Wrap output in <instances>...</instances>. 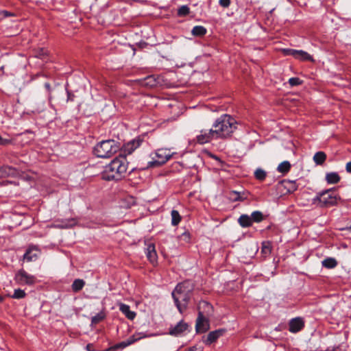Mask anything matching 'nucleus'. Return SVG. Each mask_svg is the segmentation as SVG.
<instances>
[{
    "instance_id": "obj_2",
    "label": "nucleus",
    "mask_w": 351,
    "mask_h": 351,
    "mask_svg": "<svg viewBox=\"0 0 351 351\" xmlns=\"http://www.w3.org/2000/svg\"><path fill=\"white\" fill-rule=\"evenodd\" d=\"M128 165L125 157L120 155L105 167L101 173L102 179L107 181L121 180L127 173Z\"/></svg>"
},
{
    "instance_id": "obj_48",
    "label": "nucleus",
    "mask_w": 351,
    "mask_h": 351,
    "mask_svg": "<svg viewBox=\"0 0 351 351\" xmlns=\"http://www.w3.org/2000/svg\"><path fill=\"white\" fill-rule=\"evenodd\" d=\"M45 87L46 88V89L48 90V91H50L51 90V86H50V84L49 83H45Z\"/></svg>"
},
{
    "instance_id": "obj_53",
    "label": "nucleus",
    "mask_w": 351,
    "mask_h": 351,
    "mask_svg": "<svg viewBox=\"0 0 351 351\" xmlns=\"http://www.w3.org/2000/svg\"><path fill=\"white\" fill-rule=\"evenodd\" d=\"M106 351H110L109 349L108 350H106Z\"/></svg>"
},
{
    "instance_id": "obj_43",
    "label": "nucleus",
    "mask_w": 351,
    "mask_h": 351,
    "mask_svg": "<svg viewBox=\"0 0 351 351\" xmlns=\"http://www.w3.org/2000/svg\"><path fill=\"white\" fill-rule=\"evenodd\" d=\"M219 3L223 8H228L230 4V0H219Z\"/></svg>"
},
{
    "instance_id": "obj_25",
    "label": "nucleus",
    "mask_w": 351,
    "mask_h": 351,
    "mask_svg": "<svg viewBox=\"0 0 351 351\" xmlns=\"http://www.w3.org/2000/svg\"><path fill=\"white\" fill-rule=\"evenodd\" d=\"M271 243L270 241H263L261 247V254L264 257H267L271 252Z\"/></svg>"
},
{
    "instance_id": "obj_26",
    "label": "nucleus",
    "mask_w": 351,
    "mask_h": 351,
    "mask_svg": "<svg viewBox=\"0 0 351 351\" xmlns=\"http://www.w3.org/2000/svg\"><path fill=\"white\" fill-rule=\"evenodd\" d=\"M322 263L323 267L328 269L335 268L337 265V261L334 258H327Z\"/></svg>"
},
{
    "instance_id": "obj_5",
    "label": "nucleus",
    "mask_w": 351,
    "mask_h": 351,
    "mask_svg": "<svg viewBox=\"0 0 351 351\" xmlns=\"http://www.w3.org/2000/svg\"><path fill=\"white\" fill-rule=\"evenodd\" d=\"M339 199L335 193V189L332 188L318 192L312 199V202L318 207L328 208L337 205Z\"/></svg>"
},
{
    "instance_id": "obj_15",
    "label": "nucleus",
    "mask_w": 351,
    "mask_h": 351,
    "mask_svg": "<svg viewBox=\"0 0 351 351\" xmlns=\"http://www.w3.org/2000/svg\"><path fill=\"white\" fill-rule=\"evenodd\" d=\"M40 254L36 247H29L23 256V258L28 262L36 261Z\"/></svg>"
},
{
    "instance_id": "obj_40",
    "label": "nucleus",
    "mask_w": 351,
    "mask_h": 351,
    "mask_svg": "<svg viewBox=\"0 0 351 351\" xmlns=\"http://www.w3.org/2000/svg\"><path fill=\"white\" fill-rule=\"evenodd\" d=\"M282 52L285 56H291L295 58L298 50L293 49H283Z\"/></svg>"
},
{
    "instance_id": "obj_14",
    "label": "nucleus",
    "mask_w": 351,
    "mask_h": 351,
    "mask_svg": "<svg viewBox=\"0 0 351 351\" xmlns=\"http://www.w3.org/2000/svg\"><path fill=\"white\" fill-rule=\"evenodd\" d=\"M225 332L224 329H219L214 331H211L208 334L207 338L204 340V342L206 345H210L215 342L218 338L223 335Z\"/></svg>"
},
{
    "instance_id": "obj_46",
    "label": "nucleus",
    "mask_w": 351,
    "mask_h": 351,
    "mask_svg": "<svg viewBox=\"0 0 351 351\" xmlns=\"http://www.w3.org/2000/svg\"><path fill=\"white\" fill-rule=\"evenodd\" d=\"M346 170L348 173H351V161L348 162L346 165Z\"/></svg>"
},
{
    "instance_id": "obj_17",
    "label": "nucleus",
    "mask_w": 351,
    "mask_h": 351,
    "mask_svg": "<svg viewBox=\"0 0 351 351\" xmlns=\"http://www.w3.org/2000/svg\"><path fill=\"white\" fill-rule=\"evenodd\" d=\"M75 219H69L64 220H56L53 226L58 228L65 229L73 227L75 224Z\"/></svg>"
},
{
    "instance_id": "obj_52",
    "label": "nucleus",
    "mask_w": 351,
    "mask_h": 351,
    "mask_svg": "<svg viewBox=\"0 0 351 351\" xmlns=\"http://www.w3.org/2000/svg\"><path fill=\"white\" fill-rule=\"evenodd\" d=\"M327 351H330L329 348L327 349Z\"/></svg>"
},
{
    "instance_id": "obj_19",
    "label": "nucleus",
    "mask_w": 351,
    "mask_h": 351,
    "mask_svg": "<svg viewBox=\"0 0 351 351\" xmlns=\"http://www.w3.org/2000/svg\"><path fill=\"white\" fill-rule=\"evenodd\" d=\"M154 334H147L145 332H136L131 337H130L126 341L128 342V344L129 346L132 345V343H135L136 341L142 339L143 338L149 337L154 336Z\"/></svg>"
},
{
    "instance_id": "obj_13",
    "label": "nucleus",
    "mask_w": 351,
    "mask_h": 351,
    "mask_svg": "<svg viewBox=\"0 0 351 351\" xmlns=\"http://www.w3.org/2000/svg\"><path fill=\"white\" fill-rule=\"evenodd\" d=\"M188 324L180 321L175 326L169 328V334L173 336H179L188 329Z\"/></svg>"
},
{
    "instance_id": "obj_36",
    "label": "nucleus",
    "mask_w": 351,
    "mask_h": 351,
    "mask_svg": "<svg viewBox=\"0 0 351 351\" xmlns=\"http://www.w3.org/2000/svg\"><path fill=\"white\" fill-rule=\"evenodd\" d=\"M128 346L129 345L128 344L127 341H121V342L117 343L114 346L110 347L109 348V350H116L117 349H123Z\"/></svg>"
},
{
    "instance_id": "obj_39",
    "label": "nucleus",
    "mask_w": 351,
    "mask_h": 351,
    "mask_svg": "<svg viewBox=\"0 0 351 351\" xmlns=\"http://www.w3.org/2000/svg\"><path fill=\"white\" fill-rule=\"evenodd\" d=\"M302 80L299 77H291L289 80V84L291 86H298L302 84Z\"/></svg>"
},
{
    "instance_id": "obj_9",
    "label": "nucleus",
    "mask_w": 351,
    "mask_h": 351,
    "mask_svg": "<svg viewBox=\"0 0 351 351\" xmlns=\"http://www.w3.org/2000/svg\"><path fill=\"white\" fill-rule=\"evenodd\" d=\"M209 329V323L208 319L202 313H198L196 320L195 330L198 333L206 332Z\"/></svg>"
},
{
    "instance_id": "obj_6",
    "label": "nucleus",
    "mask_w": 351,
    "mask_h": 351,
    "mask_svg": "<svg viewBox=\"0 0 351 351\" xmlns=\"http://www.w3.org/2000/svg\"><path fill=\"white\" fill-rule=\"evenodd\" d=\"M173 152H171L168 149H158L156 152V160L150 162L151 167L160 166L167 162L173 155Z\"/></svg>"
},
{
    "instance_id": "obj_44",
    "label": "nucleus",
    "mask_w": 351,
    "mask_h": 351,
    "mask_svg": "<svg viewBox=\"0 0 351 351\" xmlns=\"http://www.w3.org/2000/svg\"><path fill=\"white\" fill-rule=\"evenodd\" d=\"M11 143L9 139L3 138L0 135V145H7Z\"/></svg>"
},
{
    "instance_id": "obj_37",
    "label": "nucleus",
    "mask_w": 351,
    "mask_h": 351,
    "mask_svg": "<svg viewBox=\"0 0 351 351\" xmlns=\"http://www.w3.org/2000/svg\"><path fill=\"white\" fill-rule=\"evenodd\" d=\"M105 316L102 313H97L91 319L92 324H97L104 319Z\"/></svg>"
},
{
    "instance_id": "obj_22",
    "label": "nucleus",
    "mask_w": 351,
    "mask_h": 351,
    "mask_svg": "<svg viewBox=\"0 0 351 351\" xmlns=\"http://www.w3.org/2000/svg\"><path fill=\"white\" fill-rule=\"evenodd\" d=\"M238 223L242 228H249L252 226L251 216L245 214L241 215L238 219Z\"/></svg>"
},
{
    "instance_id": "obj_7",
    "label": "nucleus",
    "mask_w": 351,
    "mask_h": 351,
    "mask_svg": "<svg viewBox=\"0 0 351 351\" xmlns=\"http://www.w3.org/2000/svg\"><path fill=\"white\" fill-rule=\"evenodd\" d=\"M14 280L20 285H32L35 283L36 278L34 276L27 274L25 270H19L15 275Z\"/></svg>"
},
{
    "instance_id": "obj_30",
    "label": "nucleus",
    "mask_w": 351,
    "mask_h": 351,
    "mask_svg": "<svg viewBox=\"0 0 351 351\" xmlns=\"http://www.w3.org/2000/svg\"><path fill=\"white\" fill-rule=\"evenodd\" d=\"M291 167V164L289 161H284L279 164L277 170L278 172L285 174L290 171Z\"/></svg>"
},
{
    "instance_id": "obj_32",
    "label": "nucleus",
    "mask_w": 351,
    "mask_h": 351,
    "mask_svg": "<svg viewBox=\"0 0 351 351\" xmlns=\"http://www.w3.org/2000/svg\"><path fill=\"white\" fill-rule=\"evenodd\" d=\"M267 176V172L261 168H258L254 171V177L258 181H263Z\"/></svg>"
},
{
    "instance_id": "obj_23",
    "label": "nucleus",
    "mask_w": 351,
    "mask_h": 351,
    "mask_svg": "<svg viewBox=\"0 0 351 351\" xmlns=\"http://www.w3.org/2000/svg\"><path fill=\"white\" fill-rule=\"evenodd\" d=\"M326 159V154L324 152H317L313 156V161L317 165H322Z\"/></svg>"
},
{
    "instance_id": "obj_8",
    "label": "nucleus",
    "mask_w": 351,
    "mask_h": 351,
    "mask_svg": "<svg viewBox=\"0 0 351 351\" xmlns=\"http://www.w3.org/2000/svg\"><path fill=\"white\" fill-rule=\"evenodd\" d=\"M196 138L199 144L208 143L213 140L218 139L213 128L209 130H201L200 134L197 135Z\"/></svg>"
},
{
    "instance_id": "obj_11",
    "label": "nucleus",
    "mask_w": 351,
    "mask_h": 351,
    "mask_svg": "<svg viewBox=\"0 0 351 351\" xmlns=\"http://www.w3.org/2000/svg\"><path fill=\"white\" fill-rule=\"evenodd\" d=\"M304 327V322L301 317L291 319L289 322V330L292 333L300 331Z\"/></svg>"
},
{
    "instance_id": "obj_3",
    "label": "nucleus",
    "mask_w": 351,
    "mask_h": 351,
    "mask_svg": "<svg viewBox=\"0 0 351 351\" xmlns=\"http://www.w3.org/2000/svg\"><path fill=\"white\" fill-rule=\"evenodd\" d=\"M237 122L232 116L224 114L217 118L213 125L217 138H227L237 129Z\"/></svg>"
},
{
    "instance_id": "obj_38",
    "label": "nucleus",
    "mask_w": 351,
    "mask_h": 351,
    "mask_svg": "<svg viewBox=\"0 0 351 351\" xmlns=\"http://www.w3.org/2000/svg\"><path fill=\"white\" fill-rule=\"evenodd\" d=\"M189 13V8L187 5H182L178 10V14L180 16H186Z\"/></svg>"
},
{
    "instance_id": "obj_34",
    "label": "nucleus",
    "mask_w": 351,
    "mask_h": 351,
    "mask_svg": "<svg viewBox=\"0 0 351 351\" xmlns=\"http://www.w3.org/2000/svg\"><path fill=\"white\" fill-rule=\"evenodd\" d=\"M230 198L236 202V201H243L244 199H246V197H244L243 196V194L242 195L241 193L239 192H237V191H232L231 193H230Z\"/></svg>"
},
{
    "instance_id": "obj_28",
    "label": "nucleus",
    "mask_w": 351,
    "mask_h": 351,
    "mask_svg": "<svg viewBox=\"0 0 351 351\" xmlns=\"http://www.w3.org/2000/svg\"><path fill=\"white\" fill-rule=\"evenodd\" d=\"M295 58L300 60H308L313 61V57L308 54L307 52L302 50H298L297 55L295 56Z\"/></svg>"
},
{
    "instance_id": "obj_31",
    "label": "nucleus",
    "mask_w": 351,
    "mask_h": 351,
    "mask_svg": "<svg viewBox=\"0 0 351 351\" xmlns=\"http://www.w3.org/2000/svg\"><path fill=\"white\" fill-rule=\"evenodd\" d=\"M171 215L172 226H176L178 225L182 220V217L180 216L179 212L176 210H172L171 212Z\"/></svg>"
},
{
    "instance_id": "obj_27",
    "label": "nucleus",
    "mask_w": 351,
    "mask_h": 351,
    "mask_svg": "<svg viewBox=\"0 0 351 351\" xmlns=\"http://www.w3.org/2000/svg\"><path fill=\"white\" fill-rule=\"evenodd\" d=\"M206 32V29L201 25L195 26L191 31L192 34L195 36H203Z\"/></svg>"
},
{
    "instance_id": "obj_24",
    "label": "nucleus",
    "mask_w": 351,
    "mask_h": 351,
    "mask_svg": "<svg viewBox=\"0 0 351 351\" xmlns=\"http://www.w3.org/2000/svg\"><path fill=\"white\" fill-rule=\"evenodd\" d=\"M340 176L336 172L328 173L326 175V180L328 184H337L340 181Z\"/></svg>"
},
{
    "instance_id": "obj_41",
    "label": "nucleus",
    "mask_w": 351,
    "mask_h": 351,
    "mask_svg": "<svg viewBox=\"0 0 351 351\" xmlns=\"http://www.w3.org/2000/svg\"><path fill=\"white\" fill-rule=\"evenodd\" d=\"M47 55V50L44 49H40L38 52L35 55L36 57L37 58H41V59H44L45 57Z\"/></svg>"
},
{
    "instance_id": "obj_33",
    "label": "nucleus",
    "mask_w": 351,
    "mask_h": 351,
    "mask_svg": "<svg viewBox=\"0 0 351 351\" xmlns=\"http://www.w3.org/2000/svg\"><path fill=\"white\" fill-rule=\"evenodd\" d=\"M250 216H251L252 222L259 223V222H261L264 219L263 213L258 210L254 211L251 214Z\"/></svg>"
},
{
    "instance_id": "obj_47",
    "label": "nucleus",
    "mask_w": 351,
    "mask_h": 351,
    "mask_svg": "<svg viewBox=\"0 0 351 351\" xmlns=\"http://www.w3.org/2000/svg\"><path fill=\"white\" fill-rule=\"evenodd\" d=\"M67 95H68V100H73V95H72L70 92H67Z\"/></svg>"
},
{
    "instance_id": "obj_12",
    "label": "nucleus",
    "mask_w": 351,
    "mask_h": 351,
    "mask_svg": "<svg viewBox=\"0 0 351 351\" xmlns=\"http://www.w3.org/2000/svg\"><path fill=\"white\" fill-rule=\"evenodd\" d=\"M143 143V139L138 137L132 141H130L124 145L123 152L127 154H131L135 149H136Z\"/></svg>"
},
{
    "instance_id": "obj_18",
    "label": "nucleus",
    "mask_w": 351,
    "mask_h": 351,
    "mask_svg": "<svg viewBox=\"0 0 351 351\" xmlns=\"http://www.w3.org/2000/svg\"><path fill=\"white\" fill-rule=\"evenodd\" d=\"M280 187H284L289 193H293L298 189V185L295 181L284 180L278 183Z\"/></svg>"
},
{
    "instance_id": "obj_50",
    "label": "nucleus",
    "mask_w": 351,
    "mask_h": 351,
    "mask_svg": "<svg viewBox=\"0 0 351 351\" xmlns=\"http://www.w3.org/2000/svg\"><path fill=\"white\" fill-rule=\"evenodd\" d=\"M152 79H153V78H152V76H149V77H147L146 78V80H149V82H151Z\"/></svg>"
},
{
    "instance_id": "obj_20",
    "label": "nucleus",
    "mask_w": 351,
    "mask_h": 351,
    "mask_svg": "<svg viewBox=\"0 0 351 351\" xmlns=\"http://www.w3.org/2000/svg\"><path fill=\"white\" fill-rule=\"evenodd\" d=\"M198 313H202V315H208L213 309V306L210 303L206 301H200L197 306Z\"/></svg>"
},
{
    "instance_id": "obj_45",
    "label": "nucleus",
    "mask_w": 351,
    "mask_h": 351,
    "mask_svg": "<svg viewBox=\"0 0 351 351\" xmlns=\"http://www.w3.org/2000/svg\"><path fill=\"white\" fill-rule=\"evenodd\" d=\"M87 351H96L93 343H88L86 346Z\"/></svg>"
},
{
    "instance_id": "obj_42",
    "label": "nucleus",
    "mask_w": 351,
    "mask_h": 351,
    "mask_svg": "<svg viewBox=\"0 0 351 351\" xmlns=\"http://www.w3.org/2000/svg\"><path fill=\"white\" fill-rule=\"evenodd\" d=\"M0 15L3 16V17H9L15 16V14L7 10H3L0 12Z\"/></svg>"
},
{
    "instance_id": "obj_21",
    "label": "nucleus",
    "mask_w": 351,
    "mask_h": 351,
    "mask_svg": "<svg viewBox=\"0 0 351 351\" xmlns=\"http://www.w3.org/2000/svg\"><path fill=\"white\" fill-rule=\"evenodd\" d=\"M119 310L120 311L125 315V317L132 320L136 317V313L134 311H130V307L129 305L121 303L119 304Z\"/></svg>"
},
{
    "instance_id": "obj_16",
    "label": "nucleus",
    "mask_w": 351,
    "mask_h": 351,
    "mask_svg": "<svg viewBox=\"0 0 351 351\" xmlns=\"http://www.w3.org/2000/svg\"><path fill=\"white\" fill-rule=\"evenodd\" d=\"M146 255L149 262L155 265L158 262V256L154 244L148 245L146 249Z\"/></svg>"
},
{
    "instance_id": "obj_10",
    "label": "nucleus",
    "mask_w": 351,
    "mask_h": 351,
    "mask_svg": "<svg viewBox=\"0 0 351 351\" xmlns=\"http://www.w3.org/2000/svg\"><path fill=\"white\" fill-rule=\"evenodd\" d=\"M19 175V171L16 168L3 165L0 167V178H16Z\"/></svg>"
},
{
    "instance_id": "obj_35",
    "label": "nucleus",
    "mask_w": 351,
    "mask_h": 351,
    "mask_svg": "<svg viewBox=\"0 0 351 351\" xmlns=\"http://www.w3.org/2000/svg\"><path fill=\"white\" fill-rule=\"evenodd\" d=\"M26 295L25 291L21 289H15L14 294L11 296L14 299H21L25 298Z\"/></svg>"
},
{
    "instance_id": "obj_49",
    "label": "nucleus",
    "mask_w": 351,
    "mask_h": 351,
    "mask_svg": "<svg viewBox=\"0 0 351 351\" xmlns=\"http://www.w3.org/2000/svg\"><path fill=\"white\" fill-rule=\"evenodd\" d=\"M197 350L196 346H192L189 348V351H195Z\"/></svg>"
},
{
    "instance_id": "obj_29",
    "label": "nucleus",
    "mask_w": 351,
    "mask_h": 351,
    "mask_svg": "<svg viewBox=\"0 0 351 351\" xmlns=\"http://www.w3.org/2000/svg\"><path fill=\"white\" fill-rule=\"evenodd\" d=\"M84 285L85 282L83 280L75 279L71 285L72 290L75 293L79 292L83 289Z\"/></svg>"
},
{
    "instance_id": "obj_4",
    "label": "nucleus",
    "mask_w": 351,
    "mask_h": 351,
    "mask_svg": "<svg viewBox=\"0 0 351 351\" xmlns=\"http://www.w3.org/2000/svg\"><path fill=\"white\" fill-rule=\"evenodd\" d=\"M121 149L119 142L108 139L98 143L94 147L93 153L98 158H110Z\"/></svg>"
},
{
    "instance_id": "obj_1",
    "label": "nucleus",
    "mask_w": 351,
    "mask_h": 351,
    "mask_svg": "<svg viewBox=\"0 0 351 351\" xmlns=\"http://www.w3.org/2000/svg\"><path fill=\"white\" fill-rule=\"evenodd\" d=\"M195 285L191 280H184L178 283L171 293L176 306L180 313H183L188 308Z\"/></svg>"
},
{
    "instance_id": "obj_51",
    "label": "nucleus",
    "mask_w": 351,
    "mask_h": 351,
    "mask_svg": "<svg viewBox=\"0 0 351 351\" xmlns=\"http://www.w3.org/2000/svg\"><path fill=\"white\" fill-rule=\"evenodd\" d=\"M346 229L349 230V231H351V226H348Z\"/></svg>"
}]
</instances>
